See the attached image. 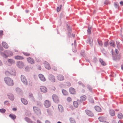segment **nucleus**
Instances as JSON below:
<instances>
[{"label": "nucleus", "mask_w": 123, "mask_h": 123, "mask_svg": "<svg viewBox=\"0 0 123 123\" xmlns=\"http://www.w3.org/2000/svg\"><path fill=\"white\" fill-rule=\"evenodd\" d=\"M3 46L5 49H7L8 48V46L7 44L5 42H3L2 43Z\"/></svg>", "instance_id": "412c9836"}, {"label": "nucleus", "mask_w": 123, "mask_h": 123, "mask_svg": "<svg viewBox=\"0 0 123 123\" xmlns=\"http://www.w3.org/2000/svg\"><path fill=\"white\" fill-rule=\"evenodd\" d=\"M4 81L6 84L9 86H12L14 85L12 80L8 77H6L4 78Z\"/></svg>", "instance_id": "f03ea898"}, {"label": "nucleus", "mask_w": 123, "mask_h": 123, "mask_svg": "<svg viewBox=\"0 0 123 123\" xmlns=\"http://www.w3.org/2000/svg\"><path fill=\"white\" fill-rule=\"evenodd\" d=\"M78 84H79V85H82V86H83V87H84L85 86L82 83H81V82H80V81H79V82H78Z\"/></svg>", "instance_id": "6e6d98bb"}, {"label": "nucleus", "mask_w": 123, "mask_h": 123, "mask_svg": "<svg viewBox=\"0 0 123 123\" xmlns=\"http://www.w3.org/2000/svg\"><path fill=\"white\" fill-rule=\"evenodd\" d=\"M8 103V101H5L4 102V104L5 105H7Z\"/></svg>", "instance_id": "052dcab7"}, {"label": "nucleus", "mask_w": 123, "mask_h": 123, "mask_svg": "<svg viewBox=\"0 0 123 123\" xmlns=\"http://www.w3.org/2000/svg\"><path fill=\"white\" fill-rule=\"evenodd\" d=\"M16 92L18 93H19L21 91V90L19 88H17L16 89Z\"/></svg>", "instance_id": "f704fd0d"}, {"label": "nucleus", "mask_w": 123, "mask_h": 123, "mask_svg": "<svg viewBox=\"0 0 123 123\" xmlns=\"http://www.w3.org/2000/svg\"><path fill=\"white\" fill-rule=\"evenodd\" d=\"M70 120L71 123H76L75 120L72 118H70Z\"/></svg>", "instance_id": "c9c22d12"}, {"label": "nucleus", "mask_w": 123, "mask_h": 123, "mask_svg": "<svg viewBox=\"0 0 123 123\" xmlns=\"http://www.w3.org/2000/svg\"><path fill=\"white\" fill-rule=\"evenodd\" d=\"M27 85L29 84L30 86H32V82H30L29 83V84L27 83Z\"/></svg>", "instance_id": "e2e57ef3"}, {"label": "nucleus", "mask_w": 123, "mask_h": 123, "mask_svg": "<svg viewBox=\"0 0 123 123\" xmlns=\"http://www.w3.org/2000/svg\"><path fill=\"white\" fill-rule=\"evenodd\" d=\"M61 9V8H60V7H58L57 8V12H59Z\"/></svg>", "instance_id": "5fc2aeb1"}, {"label": "nucleus", "mask_w": 123, "mask_h": 123, "mask_svg": "<svg viewBox=\"0 0 123 123\" xmlns=\"http://www.w3.org/2000/svg\"><path fill=\"white\" fill-rule=\"evenodd\" d=\"M115 51L116 53V54H118L119 53V51L117 49H116L115 50Z\"/></svg>", "instance_id": "13d9d810"}, {"label": "nucleus", "mask_w": 123, "mask_h": 123, "mask_svg": "<svg viewBox=\"0 0 123 123\" xmlns=\"http://www.w3.org/2000/svg\"><path fill=\"white\" fill-rule=\"evenodd\" d=\"M47 111L49 114L50 115V111L49 110V109H47Z\"/></svg>", "instance_id": "4d7b16f0"}, {"label": "nucleus", "mask_w": 123, "mask_h": 123, "mask_svg": "<svg viewBox=\"0 0 123 123\" xmlns=\"http://www.w3.org/2000/svg\"><path fill=\"white\" fill-rule=\"evenodd\" d=\"M37 105L38 106H41L42 105V104L40 102H38L37 103Z\"/></svg>", "instance_id": "de8ad7c7"}, {"label": "nucleus", "mask_w": 123, "mask_h": 123, "mask_svg": "<svg viewBox=\"0 0 123 123\" xmlns=\"http://www.w3.org/2000/svg\"><path fill=\"white\" fill-rule=\"evenodd\" d=\"M67 101L68 102H70L71 101V99L70 97H68L67 99Z\"/></svg>", "instance_id": "864d4df0"}, {"label": "nucleus", "mask_w": 123, "mask_h": 123, "mask_svg": "<svg viewBox=\"0 0 123 123\" xmlns=\"http://www.w3.org/2000/svg\"><path fill=\"white\" fill-rule=\"evenodd\" d=\"M117 117L121 119L123 118V115L121 113H118V114Z\"/></svg>", "instance_id": "2f4dec72"}, {"label": "nucleus", "mask_w": 123, "mask_h": 123, "mask_svg": "<svg viewBox=\"0 0 123 123\" xmlns=\"http://www.w3.org/2000/svg\"><path fill=\"white\" fill-rule=\"evenodd\" d=\"M33 109L37 115H40L41 114V111L39 108L36 106H34Z\"/></svg>", "instance_id": "7ed1b4c3"}, {"label": "nucleus", "mask_w": 123, "mask_h": 123, "mask_svg": "<svg viewBox=\"0 0 123 123\" xmlns=\"http://www.w3.org/2000/svg\"><path fill=\"white\" fill-rule=\"evenodd\" d=\"M69 92L71 94H74L75 93V90L74 88L72 87L69 88Z\"/></svg>", "instance_id": "393cba45"}, {"label": "nucleus", "mask_w": 123, "mask_h": 123, "mask_svg": "<svg viewBox=\"0 0 123 123\" xmlns=\"http://www.w3.org/2000/svg\"><path fill=\"white\" fill-rule=\"evenodd\" d=\"M91 27H88V29L87 30V32L89 33H91Z\"/></svg>", "instance_id": "79ce46f5"}, {"label": "nucleus", "mask_w": 123, "mask_h": 123, "mask_svg": "<svg viewBox=\"0 0 123 123\" xmlns=\"http://www.w3.org/2000/svg\"><path fill=\"white\" fill-rule=\"evenodd\" d=\"M25 120L28 123H31L32 122L30 118L28 117H25Z\"/></svg>", "instance_id": "c756f323"}, {"label": "nucleus", "mask_w": 123, "mask_h": 123, "mask_svg": "<svg viewBox=\"0 0 123 123\" xmlns=\"http://www.w3.org/2000/svg\"><path fill=\"white\" fill-rule=\"evenodd\" d=\"M52 99L53 101L55 103H58L59 99L58 96L55 94H53L52 95Z\"/></svg>", "instance_id": "9d476101"}, {"label": "nucleus", "mask_w": 123, "mask_h": 123, "mask_svg": "<svg viewBox=\"0 0 123 123\" xmlns=\"http://www.w3.org/2000/svg\"><path fill=\"white\" fill-rule=\"evenodd\" d=\"M23 53L26 56H29L30 55V54L29 53H27V52H23Z\"/></svg>", "instance_id": "49530a36"}, {"label": "nucleus", "mask_w": 123, "mask_h": 123, "mask_svg": "<svg viewBox=\"0 0 123 123\" xmlns=\"http://www.w3.org/2000/svg\"><path fill=\"white\" fill-rule=\"evenodd\" d=\"M9 116L13 120H14L16 118V116L14 114H10Z\"/></svg>", "instance_id": "b1692460"}, {"label": "nucleus", "mask_w": 123, "mask_h": 123, "mask_svg": "<svg viewBox=\"0 0 123 123\" xmlns=\"http://www.w3.org/2000/svg\"><path fill=\"white\" fill-rule=\"evenodd\" d=\"M58 108L59 111L61 112H62L64 111V108L62 106L60 105H58Z\"/></svg>", "instance_id": "6ab92c4d"}, {"label": "nucleus", "mask_w": 123, "mask_h": 123, "mask_svg": "<svg viewBox=\"0 0 123 123\" xmlns=\"http://www.w3.org/2000/svg\"><path fill=\"white\" fill-rule=\"evenodd\" d=\"M85 53L84 50H81L80 52V55H81L83 56H85Z\"/></svg>", "instance_id": "4c0bfd02"}, {"label": "nucleus", "mask_w": 123, "mask_h": 123, "mask_svg": "<svg viewBox=\"0 0 123 123\" xmlns=\"http://www.w3.org/2000/svg\"><path fill=\"white\" fill-rule=\"evenodd\" d=\"M48 78L49 80L52 82H54L55 81V79L54 76L52 74L49 75Z\"/></svg>", "instance_id": "39448f33"}, {"label": "nucleus", "mask_w": 123, "mask_h": 123, "mask_svg": "<svg viewBox=\"0 0 123 123\" xmlns=\"http://www.w3.org/2000/svg\"><path fill=\"white\" fill-rule=\"evenodd\" d=\"M41 91L43 92H47V88L45 87L42 86L40 88Z\"/></svg>", "instance_id": "2eb2a0df"}, {"label": "nucleus", "mask_w": 123, "mask_h": 123, "mask_svg": "<svg viewBox=\"0 0 123 123\" xmlns=\"http://www.w3.org/2000/svg\"><path fill=\"white\" fill-rule=\"evenodd\" d=\"M3 49L1 45L0 44V50L3 51Z\"/></svg>", "instance_id": "bf43d9fd"}, {"label": "nucleus", "mask_w": 123, "mask_h": 123, "mask_svg": "<svg viewBox=\"0 0 123 123\" xmlns=\"http://www.w3.org/2000/svg\"><path fill=\"white\" fill-rule=\"evenodd\" d=\"M110 114L112 116H114L115 115V111L112 109H110L109 111Z\"/></svg>", "instance_id": "4be33fe9"}, {"label": "nucleus", "mask_w": 123, "mask_h": 123, "mask_svg": "<svg viewBox=\"0 0 123 123\" xmlns=\"http://www.w3.org/2000/svg\"><path fill=\"white\" fill-rule=\"evenodd\" d=\"M29 97L33 101H35V99L34 98V97L33 96V95L31 93H30L29 94Z\"/></svg>", "instance_id": "cd10ccee"}, {"label": "nucleus", "mask_w": 123, "mask_h": 123, "mask_svg": "<svg viewBox=\"0 0 123 123\" xmlns=\"http://www.w3.org/2000/svg\"><path fill=\"white\" fill-rule=\"evenodd\" d=\"M45 123H50L49 121L48 120H47L45 121Z\"/></svg>", "instance_id": "774afa93"}, {"label": "nucleus", "mask_w": 123, "mask_h": 123, "mask_svg": "<svg viewBox=\"0 0 123 123\" xmlns=\"http://www.w3.org/2000/svg\"><path fill=\"white\" fill-rule=\"evenodd\" d=\"M0 54L3 57L6 58L8 56H12L13 53L10 51L6 50L4 51L3 52L0 51Z\"/></svg>", "instance_id": "f257e3e1"}, {"label": "nucleus", "mask_w": 123, "mask_h": 123, "mask_svg": "<svg viewBox=\"0 0 123 123\" xmlns=\"http://www.w3.org/2000/svg\"><path fill=\"white\" fill-rule=\"evenodd\" d=\"M113 59L114 60L116 61L117 60H119L120 58V54H114V55L112 56Z\"/></svg>", "instance_id": "423d86ee"}, {"label": "nucleus", "mask_w": 123, "mask_h": 123, "mask_svg": "<svg viewBox=\"0 0 123 123\" xmlns=\"http://www.w3.org/2000/svg\"><path fill=\"white\" fill-rule=\"evenodd\" d=\"M86 96L83 95L80 97V100H78L77 101L80 104L85 101L86 99Z\"/></svg>", "instance_id": "0eeeda50"}, {"label": "nucleus", "mask_w": 123, "mask_h": 123, "mask_svg": "<svg viewBox=\"0 0 123 123\" xmlns=\"http://www.w3.org/2000/svg\"><path fill=\"white\" fill-rule=\"evenodd\" d=\"M15 58L17 60H22L24 59V58L21 56L17 55L15 57Z\"/></svg>", "instance_id": "a878e982"}, {"label": "nucleus", "mask_w": 123, "mask_h": 123, "mask_svg": "<svg viewBox=\"0 0 123 123\" xmlns=\"http://www.w3.org/2000/svg\"><path fill=\"white\" fill-rule=\"evenodd\" d=\"M115 6L116 8H117L118 7V5L116 4H115Z\"/></svg>", "instance_id": "69168bd1"}, {"label": "nucleus", "mask_w": 123, "mask_h": 123, "mask_svg": "<svg viewBox=\"0 0 123 123\" xmlns=\"http://www.w3.org/2000/svg\"><path fill=\"white\" fill-rule=\"evenodd\" d=\"M57 79L60 81H62L64 79V77L62 75L60 74L58 75L57 76Z\"/></svg>", "instance_id": "dca6fc26"}, {"label": "nucleus", "mask_w": 123, "mask_h": 123, "mask_svg": "<svg viewBox=\"0 0 123 123\" xmlns=\"http://www.w3.org/2000/svg\"><path fill=\"white\" fill-rule=\"evenodd\" d=\"M10 73L11 75H16L15 71L14 69H12L10 71Z\"/></svg>", "instance_id": "7c9ffc66"}, {"label": "nucleus", "mask_w": 123, "mask_h": 123, "mask_svg": "<svg viewBox=\"0 0 123 123\" xmlns=\"http://www.w3.org/2000/svg\"><path fill=\"white\" fill-rule=\"evenodd\" d=\"M38 98L40 100H41L42 99V96L41 95H39L38 97Z\"/></svg>", "instance_id": "3c124183"}, {"label": "nucleus", "mask_w": 123, "mask_h": 123, "mask_svg": "<svg viewBox=\"0 0 123 123\" xmlns=\"http://www.w3.org/2000/svg\"><path fill=\"white\" fill-rule=\"evenodd\" d=\"M79 103L78 102L74 101L73 102L74 106L76 107H77L78 106V103Z\"/></svg>", "instance_id": "473e14b6"}, {"label": "nucleus", "mask_w": 123, "mask_h": 123, "mask_svg": "<svg viewBox=\"0 0 123 123\" xmlns=\"http://www.w3.org/2000/svg\"><path fill=\"white\" fill-rule=\"evenodd\" d=\"M87 87L88 89L90 91H91L92 90V88L89 85H88L87 86Z\"/></svg>", "instance_id": "09e8293b"}, {"label": "nucleus", "mask_w": 123, "mask_h": 123, "mask_svg": "<svg viewBox=\"0 0 123 123\" xmlns=\"http://www.w3.org/2000/svg\"><path fill=\"white\" fill-rule=\"evenodd\" d=\"M27 60L28 62L31 64H33L34 63V60L31 58L30 57H28Z\"/></svg>", "instance_id": "4468645a"}, {"label": "nucleus", "mask_w": 123, "mask_h": 123, "mask_svg": "<svg viewBox=\"0 0 123 123\" xmlns=\"http://www.w3.org/2000/svg\"><path fill=\"white\" fill-rule=\"evenodd\" d=\"M21 100L22 102L24 105H26L28 104V102L27 100L24 98H21Z\"/></svg>", "instance_id": "5701e85b"}, {"label": "nucleus", "mask_w": 123, "mask_h": 123, "mask_svg": "<svg viewBox=\"0 0 123 123\" xmlns=\"http://www.w3.org/2000/svg\"><path fill=\"white\" fill-rule=\"evenodd\" d=\"M44 105L45 107L48 108L50 106L51 103L48 100H46L44 101Z\"/></svg>", "instance_id": "6e6552de"}, {"label": "nucleus", "mask_w": 123, "mask_h": 123, "mask_svg": "<svg viewBox=\"0 0 123 123\" xmlns=\"http://www.w3.org/2000/svg\"><path fill=\"white\" fill-rule=\"evenodd\" d=\"M104 46L105 47H107L108 45V41H106L105 42L104 44Z\"/></svg>", "instance_id": "a19ab883"}, {"label": "nucleus", "mask_w": 123, "mask_h": 123, "mask_svg": "<svg viewBox=\"0 0 123 123\" xmlns=\"http://www.w3.org/2000/svg\"><path fill=\"white\" fill-rule=\"evenodd\" d=\"M67 29L68 30L69 32H71L72 31L71 29V28L69 26H68V27H67Z\"/></svg>", "instance_id": "c03bdc74"}, {"label": "nucleus", "mask_w": 123, "mask_h": 123, "mask_svg": "<svg viewBox=\"0 0 123 123\" xmlns=\"http://www.w3.org/2000/svg\"><path fill=\"white\" fill-rule=\"evenodd\" d=\"M24 65L23 62L22 61H18L17 62V65L19 68H23Z\"/></svg>", "instance_id": "1a4fd4ad"}, {"label": "nucleus", "mask_w": 123, "mask_h": 123, "mask_svg": "<svg viewBox=\"0 0 123 123\" xmlns=\"http://www.w3.org/2000/svg\"><path fill=\"white\" fill-rule=\"evenodd\" d=\"M5 74L6 75L9 76V75H11L10 72H9L8 71H6L5 72Z\"/></svg>", "instance_id": "37998d69"}, {"label": "nucleus", "mask_w": 123, "mask_h": 123, "mask_svg": "<svg viewBox=\"0 0 123 123\" xmlns=\"http://www.w3.org/2000/svg\"><path fill=\"white\" fill-rule=\"evenodd\" d=\"M6 111V110L4 109H0V112L2 113H4Z\"/></svg>", "instance_id": "58836bf2"}, {"label": "nucleus", "mask_w": 123, "mask_h": 123, "mask_svg": "<svg viewBox=\"0 0 123 123\" xmlns=\"http://www.w3.org/2000/svg\"><path fill=\"white\" fill-rule=\"evenodd\" d=\"M3 31L2 30H0V36H2L3 35Z\"/></svg>", "instance_id": "603ef678"}, {"label": "nucleus", "mask_w": 123, "mask_h": 123, "mask_svg": "<svg viewBox=\"0 0 123 123\" xmlns=\"http://www.w3.org/2000/svg\"><path fill=\"white\" fill-rule=\"evenodd\" d=\"M104 3L105 5H108L109 4V1L108 0H106L105 2Z\"/></svg>", "instance_id": "8fccbe9b"}, {"label": "nucleus", "mask_w": 123, "mask_h": 123, "mask_svg": "<svg viewBox=\"0 0 123 123\" xmlns=\"http://www.w3.org/2000/svg\"><path fill=\"white\" fill-rule=\"evenodd\" d=\"M99 120L101 122H105L106 120L105 118L103 117H100L98 118Z\"/></svg>", "instance_id": "aec40b11"}, {"label": "nucleus", "mask_w": 123, "mask_h": 123, "mask_svg": "<svg viewBox=\"0 0 123 123\" xmlns=\"http://www.w3.org/2000/svg\"><path fill=\"white\" fill-rule=\"evenodd\" d=\"M44 64L45 68L46 69L49 70L51 68L50 65L49 63H48L46 61H44Z\"/></svg>", "instance_id": "ddd939ff"}, {"label": "nucleus", "mask_w": 123, "mask_h": 123, "mask_svg": "<svg viewBox=\"0 0 123 123\" xmlns=\"http://www.w3.org/2000/svg\"><path fill=\"white\" fill-rule=\"evenodd\" d=\"M8 62L11 64H13L14 63V61L12 59H9L8 60Z\"/></svg>", "instance_id": "72a5a7b5"}, {"label": "nucleus", "mask_w": 123, "mask_h": 123, "mask_svg": "<svg viewBox=\"0 0 123 123\" xmlns=\"http://www.w3.org/2000/svg\"><path fill=\"white\" fill-rule=\"evenodd\" d=\"M110 45L111 46H112L114 47L115 46V45L114 44V42H113L110 43Z\"/></svg>", "instance_id": "a18cd8bd"}, {"label": "nucleus", "mask_w": 123, "mask_h": 123, "mask_svg": "<svg viewBox=\"0 0 123 123\" xmlns=\"http://www.w3.org/2000/svg\"><path fill=\"white\" fill-rule=\"evenodd\" d=\"M95 109L96 110L100 112L101 111V108L98 106H95Z\"/></svg>", "instance_id": "bb28decb"}, {"label": "nucleus", "mask_w": 123, "mask_h": 123, "mask_svg": "<svg viewBox=\"0 0 123 123\" xmlns=\"http://www.w3.org/2000/svg\"><path fill=\"white\" fill-rule=\"evenodd\" d=\"M98 43L99 45L100 46H102L103 45V43L101 41H98Z\"/></svg>", "instance_id": "ea45409f"}, {"label": "nucleus", "mask_w": 123, "mask_h": 123, "mask_svg": "<svg viewBox=\"0 0 123 123\" xmlns=\"http://www.w3.org/2000/svg\"><path fill=\"white\" fill-rule=\"evenodd\" d=\"M62 92L63 94L64 95H66L67 94V92L66 91L64 90H62Z\"/></svg>", "instance_id": "e433bc0d"}, {"label": "nucleus", "mask_w": 123, "mask_h": 123, "mask_svg": "<svg viewBox=\"0 0 123 123\" xmlns=\"http://www.w3.org/2000/svg\"><path fill=\"white\" fill-rule=\"evenodd\" d=\"M37 123H42L41 121L39 120H37Z\"/></svg>", "instance_id": "338daca9"}, {"label": "nucleus", "mask_w": 123, "mask_h": 123, "mask_svg": "<svg viewBox=\"0 0 123 123\" xmlns=\"http://www.w3.org/2000/svg\"><path fill=\"white\" fill-rule=\"evenodd\" d=\"M53 70H54L55 71H56L57 70V69L55 67H53Z\"/></svg>", "instance_id": "0e129e2a"}, {"label": "nucleus", "mask_w": 123, "mask_h": 123, "mask_svg": "<svg viewBox=\"0 0 123 123\" xmlns=\"http://www.w3.org/2000/svg\"><path fill=\"white\" fill-rule=\"evenodd\" d=\"M112 123H117L115 120L114 119L112 120Z\"/></svg>", "instance_id": "680f3d73"}, {"label": "nucleus", "mask_w": 123, "mask_h": 123, "mask_svg": "<svg viewBox=\"0 0 123 123\" xmlns=\"http://www.w3.org/2000/svg\"><path fill=\"white\" fill-rule=\"evenodd\" d=\"M21 79L22 81L25 85H27V82L25 76L22 75L21 76Z\"/></svg>", "instance_id": "20e7f679"}, {"label": "nucleus", "mask_w": 123, "mask_h": 123, "mask_svg": "<svg viewBox=\"0 0 123 123\" xmlns=\"http://www.w3.org/2000/svg\"><path fill=\"white\" fill-rule=\"evenodd\" d=\"M9 98L11 100H13L14 98L13 95L11 93H9L8 94Z\"/></svg>", "instance_id": "a211bd4d"}, {"label": "nucleus", "mask_w": 123, "mask_h": 123, "mask_svg": "<svg viewBox=\"0 0 123 123\" xmlns=\"http://www.w3.org/2000/svg\"><path fill=\"white\" fill-rule=\"evenodd\" d=\"M99 61L102 65L105 66L106 65V64L105 62L103 61V60L101 59H99Z\"/></svg>", "instance_id": "c85d7f7f"}, {"label": "nucleus", "mask_w": 123, "mask_h": 123, "mask_svg": "<svg viewBox=\"0 0 123 123\" xmlns=\"http://www.w3.org/2000/svg\"><path fill=\"white\" fill-rule=\"evenodd\" d=\"M85 111L86 114L88 116L92 117L94 116V114L92 112L90 111L86 110H85Z\"/></svg>", "instance_id": "f8f14e48"}, {"label": "nucleus", "mask_w": 123, "mask_h": 123, "mask_svg": "<svg viewBox=\"0 0 123 123\" xmlns=\"http://www.w3.org/2000/svg\"><path fill=\"white\" fill-rule=\"evenodd\" d=\"M86 42L89 43L90 45L92 46L93 45V40L92 38H91L90 37H88V39L87 40Z\"/></svg>", "instance_id": "9b49d317"}, {"label": "nucleus", "mask_w": 123, "mask_h": 123, "mask_svg": "<svg viewBox=\"0 0 123 123\" xmlns=\"http://www.w3.org/2000/svg\"><path fill=\"white\" fill-rule=\"evenodd\" d=\"M39 77L40 79L42 81H46V79L43 74H39Z\"/></svg>", "instance_id": "f3484780"}]
</instances>
